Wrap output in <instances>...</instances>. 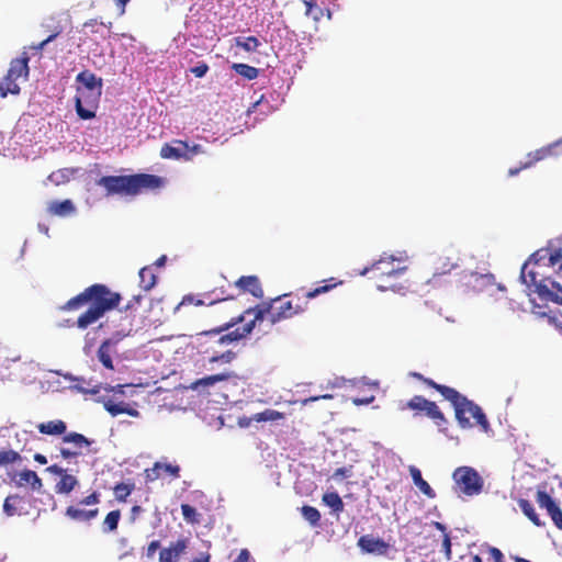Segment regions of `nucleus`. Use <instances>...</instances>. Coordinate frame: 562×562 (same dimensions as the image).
I'll use <instances>...</instances> for the list:
<instances>
[{"mask_svg": "<svg viewBox=\"0 0 562 562\" xmlns=\"http://www.w3.org/2000/svg\"><path fill=\"white\" fill-rule=\"evenodd\" d=\"M245 314L233 317L224 325L196 334L194 348L202 357L203 361L209 363H231L236 358V352L231 346L246 338L254 329V322H247L243 327L231 328L245 322Z\"/></svg>", "mask_w": 562, "mask_h": 562, "instance_id": "nucleus-1", "label": "nucleus"}, {"mask_svg": "<svg viewBox=\"0 0 562 562\" xmlns=\"http://www.w3.org/2000/svg\"><path fill=\"white\" fill-rule=\"evenodd\" d=\"M322 282L324 283L323 285H318L302 295H300L299 292L286 293L271 300L269 303H262L255 307H250L244 312L245 317L252 315V318L249 322H254V326L258 321L262 322L268 319L269 323L276 324L292 318L307 310L308 300L327 293L342 283V281H336L335 278H329Z\"/></svg>", "mask_w": 562, "mask_h": 562, "instance_id": "nucleus-2", "label": "nucleus"}, {"mask_svg": "<svg viewBox=\"0 0 562 562\" xmlns=\"http://www.w3.org/2000/svg\"><path fill=\"white\" fill-rule=\"evenodd\" d=\"M121 299L120 293L111 291L105 284L94 283L67 301L61 310L75 311L89 305L76 321L79 329H86L102 318L105 313L116 308Z\"/></svg>", "mask_w": 562, "mask_h": 562, "instance_id": "nucleus-3", "label": "nucleus"}, {"mask_svg": "<svg viewBox=\"0 0 562 562\" xmlns=\"http://www.w3.org/2000/svg\"><path fill=\"white\" fill-rule=\"evenodd\" d=\"M97 186L105 191L106 196H135L145 191H153L164 186V179L156 175L134 173L126 176H103Z\"/></svg>", "mask_w": 562, "mask_h": 562, "instance_id": "nucleus-4", "label": "nucleus"}, {"mask_svg": "<svg viewBox=\"0 0 562 562\" xmlns=\"http://www.w3.org/2000/svg\"><path fill=\"white\" fill-rule=\"evenodd\" d=\"M538 254H532L524 263L520 279L528 288L535 286L533 292L538 294L541 301L562 304V296L560 295L562 288L558 282L543 277L540 270L544 265H541L540 260L537 259Z\"/></svg>", "mask_w": 562, "mask_h": 562, "instance_id": "nucleus-5", "label": "nucleus"}, {"mask_svg": "<svg viewBox=\"0 0 562 562\" xmlns=\"http://www.w3.org/2000/svg\"><path fill=\"white\" fill-rule=\"evenodd\" d=\"M443 398L452 404L456 419L461 428H471L477 425L484 432L490 430V423L485 414L473 401H470L453 387L446 390Z\"/></svg>", "mask_w": 562, "mask_h": 562, "instance_id": "nucleus-6", "label": "nucleus"}, {"mask_svg": "<svg viewBox=\"0 0 562 562\" xmlns=\"http://www.w3.org/2000/svg\"><path fill=\"white\" fill-rule=\"evenodd\" d=\"M456 488L467 496H473L481 493L483 480L479 473L471 467L457 468L452 474Z\"/></svg>", "mask_w": 562, "mask_h": 562, "instance_id": "nucleus-7", "label": "nucleus"}, {"mask_svg": "<svg viewBox=\"0 0 562 562\" xmlns=\"http://www.w3.org/2000/svg\"><path fill=\"white\" fill-rule=\"evenodd\" d=\"M202 153L204 151L201 145L194 144L190 146L188 142L181 139H173L170 143H166L160 149L161 158L175 160H192L194 156Z\"/></svg>", "mask_w": 562, "mask_h": 562, "instance_id": "nucleus-8", "label": "nucleus"}, {"mask_svg": "<svg viewBox=\"0 0 562 562\" xmlns=\"http://www.w3.org/2000/svg\"><path fill=\"white\" fill-rule=\"evenodd\" d=\"M402 411L411 409L416 413L424 412L427 417L432 419L437 426L447 423L443 413L439 409L435 402L428 401L422 395H415L400 407Z\"/></svg>", "mask_w": 562, "mask_h": 562, "instance_id": "nucleus-9", "label": "nucleus"}, {"mask_svg": "<svg viewBox=\"0 0 562 562\" xmlns=\"http://www.w3.org/2000/svg\"><path fill=\"white\" fill-rule=\"evenodd\" d=\"M400 265L401 262L393 256L381 257L371 267L366 268L362 274L372 272V279L375 280L395 278L405 270V267H401Z\"/></svg>", "mask_w": 562, "mask_h": 562, "instance_id": "nucleus-10", "label": "nucleus"}, {"mask_svg": "<svg viewBox=\"0 0 562 562\" xmlns=\"http://www.w3.org/2000/svg\"><path fill=\"white\" fill-rule=\"evenodd\" d=\"M562 155V137L557 142L536 149L527 155V160L522 162L518 168H510L508 170V176L514 177L518 175L521 170L528 169L532 167L536 162L541 161L551 156Z\"/></svg>", "mask_w": 562, "mask_h": 562, "instance_id": "nucleus-11", "label": "nucleus"}, {"mask_svg": "<svg viewBox=\"0 0 562 562\" xmlns=\"http://www.w3.org/2000/svg\"><path fill=\"white\" fill-rule=\"evenodd\" d=\"M132 328H128L127 330L117 331L113 335V337L105 339L100 345L97 351V357L105 369H114L112 356L116 352L115 345L124 337L128 336Z\"/></svg>", "mask_w": 562, "mask_h": 562, "instance_id": "nucleus-12", "label": "nucleus"}, {"mask_svg": "<svg viewBox=\"0 0 562 562\" xmlns=\"http://www.w3.org/2000/svg\"><path fill=\"white\" fill-rule=\"evenodd\" d=\"M92 94L87 90H77L75 106L78 116L82 120H90L95 116V109L101 95L93 98Z\"/></svg>", "mask_w": 562, "mask_h": 562, "instance_id": "nucleus-13", "label": "nucleus"}, {"mask_svg": "<svg viewBox=\"0 0 562 562\" xmlns=\"http://www.w3.org/2000/svg\"><path fill=\"white\" fill-rule=\"evenodd\" d=\"M536 502L540 508L547 510L554 526L559 530H562V510L551 495L544 490H538L536 493Z\"/></svg>", "mask_w": 562, "mask_h": 562, "instance_id": "nucleus-14", "label": "nucleus"}, {"mask_svg": "<svg viewBox=\"0 0 562 562\" xmlns=\"http://www.w3.org/2000/svg\"><path fill=\"white\" fill-rule=\"evenodd\" d=\"M29 56L23 53L21 57L12 59L7 76L4 77L5 83L18 85L16 80L29 77Z\"/></svg>", "mask_w": 562, "mask_h": 562, "instance_id": "nucleus-15", "label": "nucleus"}, {"mask_svg": "<svg viewBox=\"0 0 562 562\" xmlns=\"http://www.w3.org/2000/svg\"><path fill=\"white\" fill-rule=\"evenodd\" d=\"M189 547L188 538H180L159 552V562H178Z\"/></svg>", "mask_w": 562, "mask_h": 562, "instance_id": "nucleus-16", "label": "nucleus"}, {"mask_svg": "<svg viewBox=\"0 0 562 562\" xmlns=\"http://www.w3.org/2000/svg\"><path fill=\"white\" fill-rule=\"evenodd\" d=\"M76 80L81 85L77 90L92 92L93 98L102 94V78L97 77L94 74L88 70L81 71L77 75Z\"/></svg>", "mask_w": 562, "mask_h": 562, "instance_id": "nucleus-17", "label": "nucleus"}, {"mask_svg": "<svg viewBox=\"0 0 562 562\" xmlns=\"http://www.w3.org/2000/svg\"><path fill=\"white\" fill-rule=\"evenodd\" d=\"M98 402L102 403L104 409L113 417L120 414H127L132 417H139V412L123 401L116 403L111 397L102 396L98 400Z\"/></svg>", "mask_w": 562, "mask_h": 562, "instance_id": "nucleus-18", "label": "nucleus"}, {"mask_svg": "<svg viewBox=\"0 0 562 562\" xmlns=\"http://www.w3.org/2000/svg\"><path fill=\"white\" fill-rule=\"evenodd\" d=\"M358 547L367 553L385 554L389 550V543L383 539L374 538L370 535L360 537L358 540Z\"/></svg>", "mask_w": 562, "mask_h": 562, "instance_id": "nucleus-19", "label": "nucleus"}, {"mask_svg": "<svg viewBox=\"0 0 562 562\" xmlns=\"http://www.w3.org/2000/svg\"><path fill=\"white\" fill-rule=\"evenodd\" d=\"M235 285L244 292H249L255 297L261 299L263 296V290L260 281L256 276H244L240 277Z\"/></svg>", "mask_w": 562, "mask_h": 562, "instance_id": "nucleus-20", "label": "nucleus"}, {"mask_svg": "<svg viewBox=\"0 0 562 562\" xmlns=\"http://www.w3.org/2000/svg\"><path fill=\"white\" fill-rule=\"evenodd\" d=\"M14 483L18 487L30 485L33 491H41L43 487L42 479L36 474L35 471L25 469L16 474Z\"/></svg>", "mask_w": 562, "mask_h": 562, "instance_id": "nucleus-21", "label": "nucleus"}, {"mask_svg": "<svg viewBox=\"0 0 562 562\" xmlns=\"http://www.w3.org/2000/svg\"><path fill=\"white\" fill-rule=\"evenodd\" d=\"M47 212L53 216L66 217L76 212V206L69 199L64 201H52L47 206Z\"/></svg>", "mask_w": 562, "mask_h": 562, "instance_id": "nucleus-22", "label": "nucleus"}, {"mask_svg": "<svg viewBox=\"0 0 562 562\" xmlns=\"http://www.w3.org/2000/svg\"><path fill=\"white\" fill-rule=\"evenodd\" d=\"M37 429L43 435L61 436L65 435L67 430V425L61 419H54L38 424Z\"/></svg>", "mask_w": 562, "mask_h": 562, "instance_id": "nucleus-23", "label": "nucleus"}, {"mask_svg": "<svg viewBox=\"0 0 562 562\" xmlns=\"http://www.w3.org/2000/svg\"><path fill=\"white\" fill-rule=\"evenodd\" d=\"M99 515V509L93 508L89 510L80 509L75 506H68L66 508V516L77 521H90Z\"/></svg>", "mask_w": 562, "mask_h": 562, "instance_id": "nucleus-24", "label": "nucleus"}, {"mask_svg": "<svg viewBox=\"0 0 562 562\" xmlns=\"http://www.w3.org/2000/svg\"><path fill=\"white\" fill-rule=\"evenodd\" d=\"M409 473L413 479L414 484L420 490L422 493H424L429 498H435L436 493L430 487V485L423 479L422 472L419 469H417L414 465L409 467Z\"/></svg>", "mask_w": 562, "mask_h": 562, "instance_id": "nucleus-25", "label": "nucleus"}, {"mask_svg": "<svg viewBox=\"0 0 562 562\" xmlns=\"http://www.w3.org/2000/svg\"><path fill=\"white\" fill-rule=\"evenodd\" d=\"M25 504V499L23 496L18 494L9 495L3 503V512L7 516H14L20 514V509Z\"/></svg>", "mask_w": 562, "mask_h": 562, "instance_id": "nucleus-26", "label": "nucleus"}, {"mask_svg": "<svg viewBox=\"0 0 562 562\" xmlns=\"http://www.w3.org/2000/svg\"><path fill=\"white\" fill-rule=\"evenodd\" d=\"M79 484L77 477L72 474H68L67 472L60 477V480L55 485V492L57 494H69L71 493L76 486Z\"/></svg>", "mask_w": 562, "mask_h": 562, "instance_id": "nucleus-27", "label": "nucleus"}, {"mask_svg": "<svg viewBox=\"0 0 562 562\" xmlns=\"http://www.w3.org/2000/svg\"><path fill=\"white\" fill-rule=\"evenodd\" d=\"M519 508L524 513V515L537 527L544 526V522L540 519L539 515L536 513V509L530 501L525 498H519L517 501Z\"/></svg>", "mask_w": 562, "mask_h": 562, "instance_id": "nucleus-28", "label": "nucleus"}, {"mask_svg": "<svg viewBox=\"0 0 562 562\" xmlns=\"http://www.w3.org/2000/svg\"><path fill=\"white\" fill-rule=\"evenodd\" d=\"M63 442L71 443L74 446V449L81 451L83 447H89L92 443V441L85 437L82 434L75 431L68 434L65 432L63 437Z\"/></svg>", "mask_w": 562, "mask_h": 562, "instance_id": "nucleus-29", "label": "nucleus"}, {"mask_svg": "<svg viewBox=\"0 0 562 562\" xmlns=\"http://www.w3.org/2000/svg\"><path fill=\"white\" fill-rule=\"evenodd\" d=\"M139 286L145 290H151L157 282V276L154 273L150 267H144L139 270Z\"/></svg>", "mask_w": 562, "mask_h": 562, "instance_id": "nucleus-30", "label": "nucleus"}, {"mask_svg": "<svg viewBox=\"0 0 562 562\" xmlns=\"http://www.w3.org/2000/svg\"><path fill=\"white\" fill-rule=\"evenodd\" d=\"M228 379H229V374L228 373L212 374V375L204 376L202 379L196 380L192 384V387L194 390L204 389V387L214 385V384H216L218 382L226 381Z\"/></svg>", "mask_w": 562, "mask_h": 562, "instance_id": "nucleus-31", "label": "nucleus"}, {"mask_svg": "<svg viewBox=\"0 0 562 562\" xmlns=\"http://www.w3.org/2000/svg\"><path fill=\"white\" fill-rule=\"evenodd\" d=\"M235 45L247 53L257 52L261 43L256 36L241 37L237 36L234 38Z\"/></svg>", "mask_w": 562, "mask_h": 562, "instance_id": "nucleus-32", "label": "nucleus"}, {"mask_svg": "<svg viewBox=\"0 0 562 562\" xmlns=\"http://www.w3.org/2000/svg\"><path fill=\"white\" fill-rule=\"evenodd\" d=\"M232 69L239 76H241L243 78L247 79V80H254L258 77L259 75V69L254 67V66H250V65H247V64H241V63H235L232 65Z\"/></svg>", "mask_w": 562, "mask_h": 562, "instance_id": "nucleus-33", "label": "nucleus"}, {"mask_svg": "<svg viewBox=\"0 0 562 562\" xmlns=\"http://www.w3.org/2000/svg\"><path fill=\"white\" fill-rule=\"evenodd\" d=\"M323 502L330 507L335 513H341L344 510V502L337 492H329L323 495Z\"/></svg>", "mask_w": 562, "mask_h": 562, "instance_id": "nucleus-34", "label": "nucleus"}, {"mask_svg": "<svg viewBox=\"0 0 562 562\" xmlns=\"http://www.w3.org/2000/svg\"><path fill=\"white\" fill-rule=\"evenodd\" d=\"M305 5V15L318 22L324 16V9L321 8L314 0H301Z\"/></svg>", "mask_w": 562, "mask_h": 562, "instance_id": "nucleus-35", "label": "nucleus"}, {"mask_svg": "<svg viewBox=\"0 0 562 562\" xmlns=\"http://www.w3.org/2000/svg\"><path fill=\"white\" fill-rule=\"evenodd\" d=\"M22 460L21 454L12 449L0 451V469L7 468Z\"/></svg>", "mask_w": 562, "mask_h": 562, "instance_id": "nucleus-36", "label": "nucleus"}, {"mask_svg": "<svg viewBox=\"0 0 562 562\" xmlns=\"http://www.w3.org/2000/svg\"><path fill=\"white\" fill-rule=\"evenodd\" d=\"M135 488L134 483H117L113 487V492L116 501L126 502V498L132 494Z\"/></svg>", "mask_w": 562, "mask_h": 562, "instance_id": "nucleus-37", "label": "nucleus"}, {"mask_svg": "<svg viewBox=\"0 0 562 562\" xmlns=\"http://www.w3.org/2000/svg\"><path fill=\"white\" fill-rule=\"evenodd\" d=\"M121 518V512L119 509L110 512L103 520V530L111 532L117 529L119 521Z\"/></svg>", "mask_w": 562, "mask_h": 562, "instance_id": "nucleus-38", "label": "nucleus"}, {"mask_svg": "<svg viewBox=\"0 0 562 562\" xmlns=\"http://www.w3.org/2000/svg\"><path fill=\"white\" fill-rule=\"evenodd\" d=\"M285 417L284 413L274 411V409H265L263 412L257 413L254 415V419L256 422H274L279 419H283Z\"/></svg>", "mask_w": 562, "mask_h": 562, "instance_id": "nucleus-39", "label": "nucleus"}, {"mask_svg": "<svg viewBox=\"0 0 562 562\" xmlns=\"http://www.w3.org/2000/svg\"><path fill=\"white\" fill-rule=\"evenodd\" d=\"M411 376H413L414 379L423 382L425 385H427V386L438 391L442 396L446 394V390H448L450 387V386H447V385L439 384V383L435 382L434 380L424 376L419 372H412Z\"/></svg>", "mask_w": 562, "mask_h": 562, "instance_id": "nucleus-40", "label": "nucleus"}, {"mask_svg": "<svg viewBox=\"0 0 562 562\" xmlns=\"http://www.w3.org/2000/svg\"><path fill=\"white\" fill-rule=\"evenodd\" d=\"M159 470H164L165 472L169 473L171 476L173 477H179L180 476V468L178 465H173V464H170V463H160V462H156L154 468H153V472H156L154 476H151V480H155L157 477H159L160 473L157 472Z\"/></svg>", "mask_w": 562, "mask_h": 562, "instance_id": "nucleus-41", "label": "nucleus"}, {"mask_svg": "<svg viewBox=\"0 0 562 562\" xmlns=\"http://www.w3.org/2000/svg\"><path fill=\"white\" fill-rule=\"evenodd\" d=\"M301 513L304 519L307 520L312 526H318L321 521V513L317 508L310 505H304L301 508Z\"/></svg>", "mask_w": 562, "mask_h": 562, "instance_id": "nucleus-42", "label": "nucleus"}, {"mask_svg": "<svg viewBox=\"0 0 562 562\" xmlns=\"http://www.w3.org/2000/svg\"><path fill=\"white\" fill-rule=\"evenodd\" d=\"M181 512H182V516L187 522H189V524H198L199 522V514L193 506H191L189 504H182Z\"/></svg>", "mask_w": 562, "mask_h": 562, "instance_id": "nucleus-43", "label": "nucleus"}, {"mask_svg": "<svg viewBox=\"0 0 562 562\" xmlns=\"http://www.w3.org/2000/svg\"><path fill=\"white\" fill-rule=\"evenodd\" d=\"M205 302L200 299H195L193 295H186L182 297L181 302L175 307V313L181 312L184 307L189 305L202 306Z\"/></svg>", "mask_w": 562, "mask_h": 562, "instance_id": "nucleus-44", "label": "nucleus"}, {"mask_svg": "<svg viewBox=\"0 0 562 562\" xmlns=\"http://www.w3.org/2000/svg\"><path fill=\"white\" fill-rule=\"evenodd\" d=\"M20 87L19 85H11V83H2L0 82V97L5 98L8 93L11 94H19L20 93Z\"/></svg>", "mask_w": 562, "mask_h": 562, "instance_id": "nucleus-45", "label": "nucleus"}, {"mask_svg": "<svg viewBox=\"0 0 562 562\" xmlns=\"http://www.w3.org/2000/svg\"><path fill=\"white\" fill-rule=\"evenodd\" d=\"M60 32H61L60 29L56 30L50 35H48L45 40L40 42L38 44L31 45L30 48L34 49L36 52H41L48 43L54 41L60 34Z\"/></svg>", "mask_w": 562, "mask_h": 562, "instance_id": "nucleus-46", "label": "nucleus"}, {"mask_svg": "<svg viewBox=\"0 0 562 562\" xmlns=\"http://www.w3.org/2000/svg\"><path fill=\"white\" fill-rule=\"evenodd\" d=\"M99 503H100V494L98 492H92L91 494H89L88 496L83 497L79 502L80 505H86V506L95 505V504H99Z\"/></svg>", "mask_w": 562, "mask_h": 562, "instance_id": "nucleus-47", "label": "nucleus"}, {"mask_svg": "<svg viewBox=\"0 0 562 562\" xmlns=\"http://www.w3.org/2000/svg\"><path fill=\"white\" fill-rule=\"evenodd\" d=\"M59 452H60V456L65 460H70V459L77 458L82 454L81 450L69 449V448H60Z\"/></svg>", "mask_w": 562, "mask_h": 562, "instance_id": "nucleus-48", "label": "nucleus"}, {"mask_svg": "<svg viewBox=\"0 0 562 562\" xmlns=\"http://www.w3.org/2000/svg\"><path fill=\"white\" fill-rule=\"evenodd\" d=\"M209 71V65L205 64V63H200L199 65H196L195 67H192L191 68V72L196 77V78H202L206 75V72Z\"/></svg>", "mask_w": 562, "mask_h": 562, "instance_id": "nucleus-49", "label": "nucleus"}, {"mask_svg": "<svg viewBox=\"0 0 562 562\" xmlns=\"http://www.w3.org/2000/svg\"><path fill=\"white\" fill-rule=\"evenodd\" d=\"M562 260V249H554L549 256V266L553 267Z\"/></svg>", "mask_w": 562, "mask_h": 562, "instance_id": "nucleus-50", "label": "nucleus"}, {"mask_svg": "<svg viewBox=\"0 0 562 562\" xmlns=\"http://www.w3.org/2000/svg\"><path fill=\"white\" fill-rule=\"evenodd\" d=\"M333 397L334 396L331 394L310 396L307 398H304V400L300 401V403H301L302 406H306L307 404H310L312 402H316V401H319V400H331Z\"/></svg>", "mask_w": 562, "mask_h": 562, "instance_id": "nucleus-51", "label": "nucleus"}, {"mask_svg": "<svg viewBox=\"0 0 562 562\" xmlns=\"http://www.w3.org/2000/svg\"><path fill=\"white\" fill-rule=\"evenodd\" d=\"M160 548V541L159 540H153L148 547H147V551H146V557L148 559H151L154 558L156 551Z\"/></svg>", "mask_w": 562, "mask_h": 562, "instance_id": "nucleus-52", "label": "nucleus"}, {"mask_svg": "<svg viewBox=\"0 0 562 562\" xmlns=\"http://www.w3.org/2000/svg\"><path fill=\"white\" fill-rule=\"evenodd\" d=\"M442 548L445 550L446 558L448 560H450L451 559V540H450V536L448 533H445V536H443Z\"/></svg>", "mask_w": 562, "mask_h": 562, "instance_id": "nucleus-53", "label": "nucleus"}, {"mask_svg": "<svg viewBox=\"0 0 562 562\" xmlns=\"http://www.w3.org/2000/svg\"><path fill=\"white\" fill-rule=\"evenodd\" d=\"M47 472L52 473V474H55V475H58V476H63L67 470L59 467L58 464H52L49 465L47 469H46Z\"/></svg>", "mask_w": 562, "mask_h": 562, "instance_id": "nucleus-54", "label": "nucleus"}, {"mask_svg": "<svg viewBox=\"0 0 562 562\" xmlns=\"http://www.w3.org/2000/svg\"><path fill=\"white\" fill-rule=\"evenodd\" d=\"M250 553L247 549H241L238 557L233 562H249Z\"/></svg>", "mask_w": 562, "mask_h": 562, "instance_id": "nucleus-55", "label": "nucleus"}, {"mask_svg": "<svg viewBox=\"0 0 562 562\" xmlns=\"http://www.w3.org/2000/svg\"><path fill=\"white\" fill-rule=\"evenodd\" d=\"M333 476L335 479H337V477H349L350 476V469L338 468V469L335 470Z\"/></svg>", "mask_w": 562, "mask_h": 562, "instance_id": "nucleus-56", "label": "nucleus"}, {"mask_svg": "<svg viewBox=\"0 0 562 562\" xmlns=\"http://www.w3.org/2000/svg\"><path fill=\"white\" fill-rule=\"evenodd\" d=\"M373 396L371 397H367V398H358V397H355L352 398V403L357 406L359 405H367V404H370L372 401H373Z\"/></svg>", "mask_w": 562, "mask_h": 562, "instance_id": "nucleus-57", "label": "nucleus"}, {"mask_svg": "<svg viewBox=\"0 0 562 562\" xmlns=\"http://www.w3.org/2000/svg\"><path fill=\"white\" fill-rule=\"evenodd\" d=\"M491 554H492V557L494 558L495 562H502V561H504V560H503V558H504V557H503V553L501 552V550H499V549H497V548H492V549H491Z\"/></svg>", "mask_w": 562, "mask_h": 562, "instance_id": "nucleus-58", "label": "nucleus"}, {"mask_svg": "<svg viewBox=\"0 0 562 562\" xmlns=\"http://www.w3.org/2000/svg\"><path fill=\"white\" fill-rule=\"evenodd\" d=\"M124 387L125 385H122V384H117L115 386H109V387H105L106 391H112L114 393H120V394H124Z\"/></svg>", "mask_w": 562, "mask_h": 562, "instance_id": "nucleus-59", "label": "nucleus"}, {"mask_svg": "<svg viewBox=\"0 0 562 562\" xmlns=\"http://www.w3.org/2000/svg\"><path fill=\"white\" fill-rule=\"evenodd\" d=\"M209 553H201L199 557L194 558L191 562H210Z\"/></svg>", "mask_w": 562, "mask_h": 562, "instance_id": "nucleus-60", "label": "nucleus"}, {"mask_svg": "<svg viewBox=\"0 0 562 562\" xmlns=\"http://www.w3.org/2000/svg\"><path fill=\"white\" fill-rule=\"evenodd\" d=\"M34 460L40 463V464H46L47 463V458L42 454V453H35L34 454Z\"/></svg>", "mask_w": 562, "mask_h": 562, "instance_id": "nucleus-61", "label": "nucleus"}, {"mask_svg": "<svg viewBox=\"0 0 562 562\" xmlns=\"http://www.w3.org/2000/svg\"><path fill=\"white\" fill-rule=\"evenodd\" d=\"M432 526H434L437 530H439V531H441V532H443V533H447V532H446L447 528H446V526H445L443 524H441V522H439V521H432Z\"/></svg>", "mask_w": 562, "mask_h": 562, "instance_id": "nucleus-62", "label": "nucleus"}, {"mask_svg": "<svg viewBox=\"0 0 562 562\" xmlns=\"http://www.w3.org/2000/svg\"><path fill=\"white\" fill-rule=\"evenodd\" d=\"M166 260H167L166 256H161V257H159V258L156 260L155 265H156V266H158V267H162V266H165Z\"/></svg>", "mask_w": 562, "mask_h": 562, "instance_id": "nucleus-63", "label": "nucleus"}, {"mask_svg": "<svg viewBox=\"0 0 562 562\" xmlns=\"http://www.w3.org/2000/svg\"><path fill=\"white\" fill-rule=\"evenodd\" d=\"M130 0H115V3L122 8V12H124L125 5Z\"/></svg>", "mask_w": 562, "mask_h": 562, "instance_id": "nucleus-64", "label": "nucleus"}]
</instances>
